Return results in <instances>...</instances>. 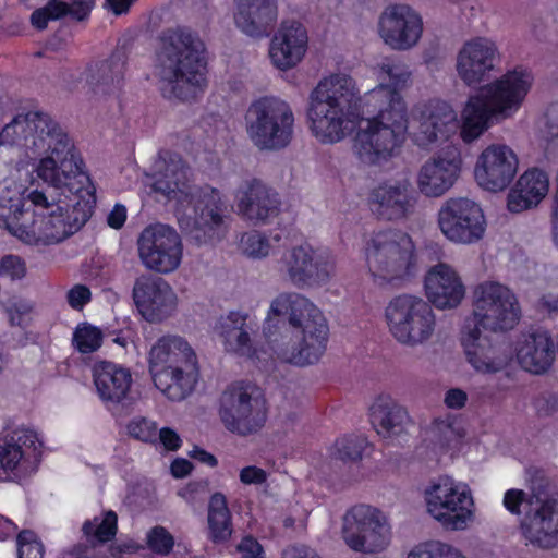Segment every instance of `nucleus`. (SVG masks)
Segmentation results:
<instances>
[{"instance_id": "1", "label": "nucleus", "mask_w": 558, "mask_h": 558, "mask_svg": "<svg viewBox=\"0 0 558 558\" xmlns=\"http://www.w3.org/2000/svg\"><path fill=\"white\" fill-rule=\"evenodd\" d=\"M68 133L49 114H16L0 132V221L31 245L60 243L92 217L95 191Z\"/></svg>"}, {"instance_id": "2", "label": "nucleus", "mask_w": 558, "mask_h": 558, "mask_svg": "<svg viewBox=\"0 0 558 558\" xmlns=\"http://www.w3.org/2000/svg\"><path fill=\"white\" fill-rule=\"evenodd\" d=\"M388 83L379 84L362 98L354 80L336 73L322 80L311 94L307 119L313 135L323 144L343 140L366 118L367 126L360 129L354 147L360 160L367 165L387 161L400 148L408 130L407 106L401 90L410 72L400 62L387 60L381 65Z\"/></svg>"}, {"instance_id": "3", "label": "nucleus", "mask_w": 558, "mask_h": 558, "mask_svg": "<svg viewBox=\"0 0 558 558\" xmlns=\"http://www.w3.org/2000/svg\"><path fill=\"white\" fill-rule=\"evenodd\" d=\"M247 314L231 311L220 320V336L227 350L260 363L265 368L276 361L306 366L319 361L326 351L329 327L322 311L298 293H281L270 304L263 335L265 345H256L246 329Z\"/></svg>"}, {"instance_id": "4", "label": "nucleus", "mask_w": 558, "mask_h": 558, "mask_svg": "<svg viewBox=\"0 0 558 558\" xmlns=\"http://www.w3.org/2000/svg\"><path fill=\"white\" fill-rule=\"evenodd\" d=\"M474 293L476 324L463 335L462 345L476 372L495 374L507 366L512 353L505 340L482 336L481 328L493 332L510 330L519 323L521 308L514 293L498 282H484Z\"/></svg>"}, {"instance_id": "5", "label": "nucleus", "mask_w": 558, "mask_h": 558, "mask_svg": "<svg viewBox=\"0 0 558 558\" xmlns=\"http://www.w3.org/2000/svg\"><path fill=\"white\" fill-rule=\"evenodd\" d=\"M160 157L163 163L154 175L153 190L193 208L194 223L190 236L197 245L220 241L227 230V204L220 191L209 185H190V168L179 154L163 151Z\"/></svg>"}, {"instance_id": "6", "label": "nucleus", "mask_w": 558, "mask_h": 558, "mask_svg": "<svg viewBox=\"0 0 558 558\" xmlns=\"http://www.w3.org/2000/svg\"><path fill=\"white\" fill-rule=\"evenodd\" d=\"M158 75L171 89L169 97L187 100L191 88L206 85V48L198 34L187 27L168 29L160 37Z\"/></svg>"}, {"instance_id": "7", "label": "nucleus", "mask_w": 558, "mask_h": 558, "mask_svg": "<svg viewBox=\"0 0 558 558\" xmlns=\"http://www.w3.org/2000/svg\"><path fill=\"white\" fill-rule=\"evenodd\" d=\"M530 78L526 70L515 68L470 97L462 113L460 136L463 142L478 138L488 129L492 117H508L517 111L531 88Z\"/></svg>"}, {"instance_id": "8", "label": "nucleus", "mask_w": 558, "mask_h": 558, "mask_svg": "<svg viewBox=\"0 0 558 558\" xmlns=\"http://www.w3.org/2000/svg\"><path fill=\"white\" fill-rule=\"evenodd\" d=\"M147 362L154 385L167 399L182 401L194 391L199 378L198 360L183 337H159L148 352Z\"/></svg>"}, {"instance_id": "9", "label": "nucleus", "mask_w": 558, "mask_h": 558, "mask_svg": "<svg viewBox=\"0 0 558 558\" xmlns=\"http://www.w3.org/2000/svg\"><path fill=\"white\" fill-rule=\"evenodd\" d=\"M504 505L512 514L523 515L525 538L539 547L558 546V507L546 490H507Z\"/></svg>"}, {"instance_id": "10", "label": "nucleus", "mask_w": 558, "mask_h": 558, "mask_svg": "<svg viewBox=\"0 0 558 558\" xmlns=\"http://www.w3.org/2000/svg\"><path fill=\"white\" fill-rule=\"evenodd\" d=\"M365 259L374 278L390 282L411 274L415 265V246L403 231L380 230L366 242Z\"/></svg>"}, {"instance_id": "11", "label": "nucleus", "mask_w": 558, "mask_h": 558, "mask_svg": "<svg viewBox=\"0 0 558 558\" xmlns=\"http://www.w3.org/2000/svg\"><path fill=\"white\" fill-rule=\"evenodd\" d=\"M294 114L288 102L276 97L254 100L246 113V131L260 149L287 147L293 136Z\"/></svg>"}, {"instance_id": "12", "label": "nucleus", "mask_w": 558, "mask_h": 558, "mask_svg": "<svg viewBox=\"0 0 558 558\" xmlns=\"http://www.w3.org/2000/svg\"><path fill=\"white\" fill-rule=\"evenodd\" d=\"M341 534L354 551L374 554L383 551L391 541V525L387 515L369 505L349 509L342 519Z\"/></svg>"}, {"instance_id": "13", "label": "nucleus", "mask_w": 558, "mask_h": 558, "mask_svg": "<svg viewBox=\"0 0 558 558\" xmlns=\"http://www.w3.org/2000/svg\"><path fill=\"white\" fill-rule=\"evenodd\" d=\"M220 420L225 427L241 436L262 429L267 421L266 399L243 381L230 385L221 397Z\"/></svg>"}, {"instance_id": "14", "label": "nucleus", "mask_w": 558, "mask_h": 558, "mask_svg": "<svg viewBox=\"0 0 558 558\" xmlns=\"http://www.w3.org/2000/svg\"><path fill=\"white\" fill-rule=\"evenodd\" d=\"M385 314L390 332L401 343H423L434 332L436 322L433 310L418 296H395L386 307Z\"/></svg>"}, {"instance_id": "15", "label": "nucleus", "mask_w": 558, "mask_h": 558, "mask_svg": "<svg viewBox=\"0 0 558 558\" xmlns=\"http://www.w3.org/2000/svg\"><path fill=\"white\" fill-rule=\"evenodd\" d=\"M38 434L31 428H16L0 438V468L19 485L37 472L41 458Z\"/></svg>"}, {"instance_id": "16", "label": "nucleus", "mask_w": 558, "mask_h": 558, "mask_svg": "<svg viewBox=\"0 0 558 558\" xmlns=\"http://www.w3.org/2000/svg\"><path fill=\"white\" fill-rule=\"evenodd\" d=\"M143 265L160 274L174 271L181 264L183 246L174 228L156 223L147 226L137 240Z\"/></svg>"}, {"instance_id": "17", "label": "nucleus", "mask_w": 558, "mask_h": 558, "mask_svg": "<svg viewBox=\"0 0 558 558\" xmlns=\"http://www.w3.org/2000/svg\"><path fill=\"white\" fill-rule=\"evenodd\" d=\"M444 235L456 243H473L483 238L485 217L482 208L468 198H450L438 213Z\"/></svg>"}, {"instance_id": "18", "label": "nucleus", "mask_w": 558, "mask_h": 558, "mask_svg": "<svg viewBox=\"0 0 558 558\" xmlns=\"http://www.w3.org/2000/svg\"><path fill=\"white\" fill-rule=\"evenodd\" d=\"M519 159L505 144H492L477 157L474 177L477 184L490 192L507 189L517 175Z\"/></svg>"}, {"instance_id": "19", "label": "nucleus", "mask_w": 558, "mask_h": 558, "mask_svg": "<svg viewBox=\"0 0 558 558\" xmlns=\"http://www.w3.org/2000/svg\"><path fill=\"white\" fill-rule=\"evenodd\" d=\"M132 298L142 317L149 323L168 318L177 306V295L161 277L142 275L133 286Z\"/></svg>"}, {"instance_id": "20", "label": "nucleus", "mask_w": 558, "mask_h": 558, "mask_svg": "<svg viewBox=\"0 0 558 558\" xmlns=\"http://www.w3.org/2000/svg\"><path fill=\"white\" fill-rule=\"evenodd\" d=\"M462 157L460 149L448 145L428 159L420 169L417 186L427 197H439L452 187L460 175Z\"/></svg>"}, {"instance_id": "21", "label": "nucleus", "mask_w": 558, "mask_h": 558, "mask_svg": "<svg viewBox=\"0 0 558 558\" xmlns=\"http://www.w3.org/2000/svg\"><path fill=\"white\" fill-rule=\"evenodd\" d=\"M428 513L442 526L464 530L473 517V498L466 490H425Z\"/></svg>"}, {"instance_id": "22", "label": "nucleus", "mask_w": 558, "mask_h": 558, "mask_svg": "<svg viewBox=\"0 0 558 558\" xmlns=\"http://www.w3.org/2000/svg\"><path fill=\"white\" fill-rule=\"evenodd\" d=\"M421 16L407 4H393L379 19V33L387 45L395 49H409L421 38Z\"/></svg>"}, {"instance_id": "23", "label": "nucleus", "mask_w": 558, "mask_h": 558, "mask_svg": "<svg viewBox=\"0 0 558 558\" xmlns=\"http://www.w3.org/2000/svg\"><path fill=\"white\" fill-rule=\"evenodd\" d=\"M286 265L290 280L299 288L326 283L333 270L329 255L317 253L307 244L293 247Z\"/></svg>"}, {"instance_id": "24", "label": "nucleus", "mask_w": 558, "mask_h": 558, "mask_svg": "<svg viewBox=\"0 0 558 558\" xmlns=\"http://www.w3.org/2000/svg\"><path fill=\"white\" fill-rule=\"evenodd\" d=\"M497 57L495 43L484 37L471 39L463 45L458 54V74L469 86L480 84L488 77Z\"/></svg>"}, {"instance_id": "25", "label": "nucleus", "mask_w": 558, "mask_h": 558, "mask_svg": "<svg viewBox=\"0 0 558 558\" xmlns=\"http://www.w3.org/2000/svg\"><path fill=\"white\" fill-rule=\"evenodd\" d=\"M514 353L521 368L534 375L547 373L556 357L553 337L544 329L522 333L515 343Z\"/></svg>"}, {"instance_id": "26", "label": "nucleus", "mask_w": 558, "mask_h": 558, "mask_svg": "<svg viewBox=\"0 0 558 558\" xmlns=\"http://www.w3.org/2000/svg\"><path fill=\"white\" fill-rule=\"evenodd\" d=\"M368 204L371 211L378 219L392 221L408 217L414 209L416 197L415 192L407 183H381L372 190Z\"/></svg>"}, {"instance_id": "27", "label": "nucleus", "mask_w": 558, "mask_h": 558, "mask_svg": "<svg viewBox=\"0 0 558 558\" xmlns=\"http://www.w3.org/2000/svg\"><path fill=\"white\" fill-rule=\"evenodd\" d=\"M281 202L276 191L258 179L245 182L236 193L239 214L254 222H265L280 211Z\"/></svg>"}, {"instance_id": "28", "label": "nucleus", "mask_w": 558, "mask_h": 558, "mask_svg": "<svg viewBox=\"0 0 558 558\" xmlns=\"http://www.w3.org/2000/svg\"><path fill=\"white\" fill-rule=\"evenodd\" d=\"M234 23L253 37L269 36L277 24V0H234Z\"/></svg>"}, {"instance_id": "29", "label": "nucleus", "mask_w": 558, "mask_h": 558, "mask_svg": "<svg viewBox=\"0 0 558 558\" xmlns=\"http://www.w3.org/2000/svg\"><path fill=\"white\" fill-rule=\"evenodd\" d=\"M307 32L299 22H283L270 43L269 57L280 70L295 66L307 48Z\"/></svg>"}, {"instance_id": "30", "label": "nucleus", "mask_w": 558, "mask_h": 558, "mask_svg": "<svg viewBox=\"0 0 558 558\" xmlns=\"http://www.w3.org/2000/svg\"><path fill=\"white\" fill-rule=\"evenodd\" d=\"M456 113L451 106L440 99H430L423 105L420 126L414 134L415 143L426 147L440 138L447 140L454 130Z\"/></svg>"}, {"instance_id": "31", "label": "nucleus", "mask_w": 558, "mask_h": 558, "mask_svg": "<svg viewBox=\"0 0 558 558\" xmlns=\"http://www.w3.org/2000/svg\"><path fill=\"white\" fill-rule=\"evenodd\" d=\"M424 287L429 302L441 310L457 307L465 293L458 274L441 263L428 270Z\"/></svg>"}, {"instance_id": "32", "label": "nucleus", "mask_w": 558, "mask_h": 558, "mask_svg": "<svg viewBox=\"0 0 558 558\" xmlns=\"http://www.w3.org/2000/svg\"><path fill=\"white\" fill-rule=\"evenodd\" d=\"M93 379L99 398L114 404L128 397L133 383L128 367L110 361H100L94 365Z\"/></svg>"}, {"instance_id": "33", "label": "nucleus", "mask_w": 558, "mask_h": 558, "mask_svg": "<svg viewBox=\"0 0 558 558\" xmlns=\"http://www.w3.org/2000/svg\"><path fill=\"white\" fill-rule=\"evenodd\" d=\"M549 190L548 174L538 168L527 169L517 181L507 197L511 213H522L537 206Z\"/></svg>"}, {"instance_id": "34", "label": "nucleus", "mask_w": 558, "mask_h": 558, "mask_svg": "<svg viewBox=\"0 0 558 558\" xmlns=\"http://www.w3.org/2000/svg\"><path fill=\"white\" fill-rule=\"evenodd\" d=\"M126 61L125 51L116 49L109 58L87 68V83L95 93L110 94L120 89L124 80Z\"/></svg>"}, {"instance_id": "35", "label": "nucleus", "mask_w": 558, "mask_h": 558, "mask_svg": "<svg viewBox=\"0 0 558 558\" xmlns=\"http://www.w3.org/2000/svg\"><path fill=\"white\" fill-rule=\"evenodd\" d=\"M369 421L383 437L399 436L410 423L407 410L388 395L378 396L369 408Z\"/></svg>"}, {"instance_id": "36", "label": "nucleus", "mask_w": 558, "mask_h": 558, "mask_svg": "<svg viewBox=\"0 0 558 558\" xmlns=\"http://www.w3.org/2000/svg\"><path fill=\"white\" fill-rule=\"evenodd\" d=\"M208 537L211 542L226 543L233 532L231 513L223 494L217 492L211 495L207 513Z\"/></svg>"}, {"instance_id": "37", "label": "nucleus", "mask_w": 558, "mask_h": 558, "mask_svg": "<svg viewBox=\"0 0 558 558\" xmlns=\"http://www.w3.org/2000/svg\"><path fill=\"white\" fill-rule=\"evenodd\" d=\"M118 532V515L112 510H106L86 520L82 533L93 546L106 544L114 538Z\"/></svg>"}, {"instance_id": "38", "label": "nucleus", "mask_w": 558, "mask_h": 558, "mask_svg": "<svg viewBox=\"0 0 558 558\" xmlns=\"http://www.w3.org/2000/svg\"><path fill=\"white\" fill-rule=\"evenodd\" d=\"M405 558H466L458 548L450 544L428 539L410 548Z\"/></svg>"}, {"instance_id": "39", "label": "nucleus", "mask_w": 558, "mask_h": 558, "mask_svg": "<svg viewBox=\"0 0 558 558\" xmlns=\"http://www.w3.org/2000/svg\"><path fill=\"white\" fill-rule=\"evenodd\" d=\"M369 445L363 435H344L336 440L333 454L343 462H356L363 458Z\"/></svg>"}, {"instance_id": "40", "label": "nucleus", "mask_w": 558, "mask_h": 558, "mask_svg": "<svg viewBox=\"0 0 558 558\" xmlns=\"http://www.w3.org/2000/svg\"><path fill=\"white\" fill-rule=\"evenodd\" d=\"M102 332L98 327L83 324L73 333V343L82 354L96 352L102 344Z\"/></svg>"}, {"instance_id": "41", "label": "nucleus", "mask_w": 558, "mask_h": 558, "mask_svg": "<svg viewBox=\"0 0 558 558\" xmlns=\"http://www.w3.org/2000/svg\"><path fill=\"white\" fill-rule=\"evenodd\" d=\"M241 247L245 255L260 258L269 254L270 244L268 239L258 231H250L241 236Z\"/></svg>"}, {"instance_id": "42", "label": "nucleus", "mask_w": 558, "mask_h": 558, "mask_svg": "<svg viewBox=\"0 0 558 558\" xmlns=\"http://www.w3.org/2000/svg\"><path fill=\"white\" fill-rule=\"evenodd\" d=\"M128 434L137 440L144 442H156L157 424L146 417L138 416L132 418L126 425Z\"/></svg>"}, {"instance_id": "43", "label": "nucleus", "mask_w": 558, "mask_h": 558, "mask_svg": "<svg viewBox=\"0 0 558 558\" xmlns=\"http://www.w3.org/2000/svg\"><path fill=\"white\" fill-rule=\"evenodd\" d=\"M26 272V263L22 257L8 254L0 259V278L10 281L22 280Z\"/></svg>"}, {"instance_id": "44", "label": "nucleus", "mask_w": 558, "mask_h": 558, "mask_svg": "<svg viewBox=\"0 0 558 558\" xmlns=\"http://www.w3.org/2000/svg\"><path fill=\"white\" fill-rule=\"evenodd\" d=\"M19 558H43L44 548L37 536L31 531H23L17 536Z\"/></svg>"}, {"instance_id": "45", "label": "nucleus", "mask_w": 558, "mask_h": 558, "mask_svg": "<svg viewBox=\"0 0 558 558\" xmlns=\"http://www.w3.org/2000/svg\"><path fill=\"white\" fill-rule=\"evenodd\" d=\"M173 544L172 535L165 527L156 526L147 534V545L155 553L168 554Z\"/></svg>"}, {"instance_id": "46", "label": "nucleus", "mask_w": 558, "mask_h": 558, "mask_svg": "<svg viewBox=\"0 0 558 558\" xmlns=\"http://www.w3.org/2000/svg\"><path fill=\"white\" fill-rule=\"evenodd\" d=\"M92 300V291L86 284H74L66 293L69 305L76 311L84 308Z\"/></svg>"}, {"instance_id": "47", "label": "nucleus", "mask_w": 558, "mask_h": 558, "mask_svg": "<svg viewBox=\"0 0 558 558\" xmlns=\"http://www.w3.org/2000/svg\"><path fill=\"white\" fill-rule=\"evenodd\" d=\"M7 311L9 313L11 324L22 326L25 323L26 317L33 311V305L26 300L17 299L9 303Z\"/></svg>"}, {"instance_id": "48", "label": "nucleus", "mask_w": 558, "mask_h": 558, "mask_svg": "<svg viewBox=\"0 0 558 558\" xmlns=\"http://www.w3.org/2000/svg\"><path fill=\"white\" fill-rule=\"evenodd\" d=\"M236 549L241 558H266L262 545L251 536L243 537Z\"/></svg>"}, {"instance_id": "49", "label": "nucleus", "mask_w": 558, "mask_h": 558, "mask_svg": "<svg viewBox=\"0 0 558 558\" xmlns=\"http://www.w3.org/2000/svg\"><path fill=\"white\" fill-rule=\"evenodd\" d=\"M94 4V0H74L69 4L68 15L78 22L85 21L89 17Z\"/></svg>"}, {"instance_id": "50", "label": "nucleus", "mask_w": 558, "mask_h": 558, "mask_svg": "<svg viewBox=\"0 0 558 558\" xmlns=\"http://www.w3.org/2000/svg\"><path fill=\"white\" fill-rule=\"evenodd\" d=\"M240 480L244 485H259L266 482L267 473L262 468L250 465L241 470Z\"/></svg>"}, {"instance_id": "51", "label": "nucleus", "mask_w": 558, "mask_h": 558, "mask_svg": "<svg viewBox=\"0 0 558 558\" xmlns=\"http://www.w3.org/2000/svg\"><path fill=\"white\" fill-rule=\"evenodd\" d=\"M158 435H159V440L166 450L177 451L178 449H180V447L182 445V440H181L179 434L174 429H172L170 427H162L159 430Z\"/></svg>"}, {"instance_id": "52", "label": "nucleus", "mask_w": 558, "mask_h": 558, "mask_svg": "<svg viewBox=\"0 0 558 558\" xmlns=\"http://www.w3.org/2000/svg\"><path fill=\"white\" fill-rule=\"evenodd\" d=\"M529 488H549V482L545 470L537 466H530L525 470Z\"/></svg>"}, {"instance_id": "53", "label": "nucleus", "mask_w": 558, "mask_h": 558, "mask_svg": "<svg viewBox=\"0 0 558 558\" xmlns=\"http://www.w3.org/2000/svg\"><path fill=\"white\" fill-rule=\"evenodd\" d=\"M444 401L447 408L460 410L465 405L468 401V395L460 388H450L447 390Z\"/></svg>"}, {"instance_id": "54", "label": "nucleus", "mask_w": 558, "mask_h": 558, "mask_svg": "<svg viewBox=\"0 0 558 558\" xmlns=\"http://www.w3.org/2000/svg\"><path fill=\"white\" fill-rule=\"evenodd\" d=\"M126 221V208L122 204H116L107 217V223L110 228L119 230Z\"/></svg>"}, {"instance_id": "55", "label": "nucleus", "mask_w": 558, "mask_h": 558, "mask_svg": "<svg viewBox=\"0 0 558 558\" xmlns=\"http://www.w3.org/2000/svg\"><path fill=\"white\" fill-rule=\"evenodd\" d=\"M538 310L549 316L558 314V295L554 293L543 294L537 302Z\"/></svg>"}, {"instance_id": "56", "label": "nucleus", "mask_w": 558, "mask_h": 558, "mask_svg": "<svg viewBox=\"0 0 558 558\" xmlns=\"http://www.w3.org/2000/svg\"><path fill=\"white\" fill-rule=\"evenodd\" d=\"M192 470L193 463L184 458H175L170 465L171 474L175 478H183L187 476Z\"/></svg>"}, {"instance_id": "57", "label": "nucleus", "mask_w": 558, "mask_h": 558, "mask_svg": "<svg viewBox=\"0 0 558 558\" xmlns=\"http://www.w3.org/2000/svg\"><path fill=\"white\" fill-rule=\"evenodd\" d=\"M52 21L60 20L68 15L69 4L60 0H49L44 7Z\"/></svg>"}, {"instance_id": "58", "label": "nucleus", "mask_w": 558, "mask_h": 558, "mask_svg": "<svg viewBox=\"0 0 558 558\" xmlns=\"http://www.w3.org/2000/svg\"><path fill=\"white\" fill-rule=\"evenodd\" d=\"M50 21L52 20L44 7L34 10L31 14V23L38 31L46 29Z\"/></svg>"}, {"instance_id": "59", "label": "nucleus", "mask_w": 558, "mask_h": 558, "mask_svg": "<svg viewBox=\"0 0 558 558\" xmlns=\"http://www.w3.org/2000/svg\"><path fill=\"white\" fill-rule=\"evenodd\" d=\"M190 457L211 468L218 464V460L214 454L198 446H195L193 450L190 451Z\"/></svg>"}, {"instance_id": "60", "label": "nucleus", "mask_w": 558, "mask_h": 558, "mask_svg": "<svg viewBox=\"0 0 558 558\" xmlns=\"http://www.w3.org/2000/svg\"><path fill=\"white\" fill-rule=\"evenodd\" d=\"M283 558H320L317 553L307 547H293L284 551Z\"/></svg>"}, {"instance_id": "61", "label": "nucleus", "mask_w": 558, "mask_h": 558, "mask_svg": "<svg viewBox=\"0 0 558 558\" xmlns=\"http://www.w3.org/2000/svg\"><path fill=\"white\" fill-rule=\"evenodd\" d=\"M134 0H106L108 9L117 16L129 12Z\"/></svg>"}, {"instance_id": "62", "label": "nucleus", "mask_w": 558, "mask_h": 558, "mask_svg": "<svg viewBox=\"0 0 558 558\" xmlns=\"http://www.w3.org/2000/svg\"><path fill=\"white\" fill-rule=\"evenodd\" d=\"M17 526L15 523L0 514V541H5L15 535Z\"/></svg>"}, {"instance_id": "63", "label": "nucleus", "mask_w": 558, "mask_h": 558, "mask_svg": "<svg viewBox=\"0 0 558 558\" xmlns=\"http://www.w3.org/2000/svg\"><path fill=\"white\" fill-rule=\"evenodd\" d=\"M427 488H460L459 485H456L453 478L448 475H441L437 481L433 482ZM461 488H469L468 484H463Z\"/></svg>"}, {"instance_id": "64", "label": "nucleus", "mask_w": 558, "mask_h": 558, "mask_svg": "<svg viewBox=\"0 0 558 558\" xmlns=\"http://www.w3.org/2000/svg\"><path fill=\"white\" fill-rule=\"evenodd\" d=\"M63 558H92L86 546L77 545L63 554Z\"/></svg>"}]
</instances>
